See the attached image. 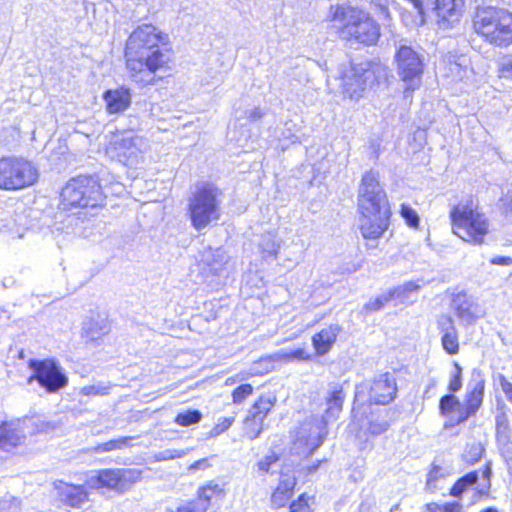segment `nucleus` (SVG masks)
Returning a JSON list of instances; mask_svg holds the SVG:
<instances>
[{"label": "nucleus", "instance_id": "nucleus-1", "mask_svg": "<svg viewBox=\"0 0 512 512\" xmlns=\"http://www.w3.org/2000/svg\"><path fill=\"white\" fill-rule=\"evenodd\" d=\"M123 56L131 80L146 87L157 83L158 73L171 70L174 49L165 30L153 23H141L128 35Z\"/></svg>", "mask_w": 512, "mask_h": 512}, {"label": "nucleus", "instance_id": "nucleus-2", "mask_svg": "<svg viewBox=\"0 0 512 512\" xmlns=\"http://www.w3.org/2000/svg\"><path fill=\"white\" fill-rule=\"evenodd\" d=\"M358 229L366 241L384 236L391 225L392 208L380 174L374 169L365 171L357 194Z\"/></svg>", "mask_w": 512, "mask_h": 512}, {"label": "nucleus", "instance_id": "nucleus-3", "mask_svg": "<svg viewBox=\"0 0 512 512\" xmlns=\"http://www.w3.org/2000/svg\"><path fill=\"white\" fill-rule=\"evenodd\" d=\"M325 21L336 37L347 44L371 47L378 44L381 25L365 8L350 3L329 6Z\"/></svg>", "mask_w": 512, "mask_h": 512}, {"label": "nucleus", "instance_id": "nucleus-4", "mask_svg": "<svg viewBox=\"0 0 512 512\" xmlns=\"http://www.w3.org/2000/svg\"><path fill=\"white\" fill-rule=\"evenodd\" d=\"M449 220L452 233L472 245H483L491 231L489 217L472 195L451 206Z\"/></svg>", "mask_w": 512, "mask_h": 512}, {"label": "nucleus", "instance_id": "nucleus-5", "mask_svg": "<svg viewBox=\"0 0 512 512\" xmlns=\"http://www.w3.org/2000/svg\"><path fill=\"white\" fill-rule=\"evenodd\" d=\"M471 30L484 43L507 49L512 46V11L498 5H478L471 15Z\"/></svg>", "mask_w": 512, "mask_h": 512}, {"label": "nucleus", "instance_id": "nucleus-6", "mask_svg": "<svg viewBox=\"0 0 512 512\" xmlns=\"http://www.w3.org/2000/svg\"><path fill=\"white\" fill-rule=\"evenodd\" d=\"M106 198L99 176L80 174L69 179L62 187L59 208L66 212L103 208Z\"/></svg>", "mask_w": 512, "mask_h": 512}, {"label": "nucleus", "instance_id": "nucleus-7", "mask_svg": "<svg viewBox=\"0 0 512 512\" xmlns=\"http://www.w3.org/2000/svg\"><path fill=\"white\" fill-rule=\"evenodd\" d=\"M222 197V189L213 182H202L196 186L187 206L189 219L196 230L220 219Z\"/></svg>", "mask_w": 512, "mask_h": 512}, {"label": "nucleus", "instance_id": "nucleus-8", "mask_svg": "<svg viewBox=\"0 0 512 512\" xmlns=\"http://www.w3.org/2000/svg\"><path fill=\"white\" fill-rule=\"evenodd\" d=\"M38 179V167L29 158L21 155L0 156V190H24L35 185Z\"/></svg>", "mask_w": 512, "mask_h": 512}, {"label": "nucleus", "instance_id": "nucleus-9", "mask_svg": "<svg viewBox=\"0 0 512 512\" xmlns=\"http://www.w3.org/2000/svg\"><path fill=\"white\" fill-rule=\"evenodd\" d=\"M395 63L398 76L405 84L404 97H411L419 89L425 70L422 55L409 45H401L395 53Z\"/></svg>", "mask_w": 512, "mask_h": 512}, {"label": "nucleus", "instance_id": "nucleus-10", "mask_svg": "<svg viewBox=\"0 0 512 512\" xmlns=\"http://www.w3.org/2000/svg\"><path fill=\"white\" fill-rule=\"evenodd\" d=\"M142 471L135 468H104L90 477L87 485L91 490H107L123 493L140 481Z\"/></svg>", "mask_w": 512, "mask_h": 512}, {"label": "nucleus", "instance_id": "nucleus-11", "mask_svg": "<svg viewBox=\"0 0 512 512\" xmlns=\"http://www.w3.org/2000/svg\"><path fill=\"white\" fill-rule=\"evenodd\" d=\"M327 435V421L323 417H312L300 423L292 446L297 453L310 456L323 444Z\"/></svg>", "mask_w": 512, "mask_h": 512}, {"label": "nucleus", "instance_id": "nucleus-12", "mask_svg": "<svg viewBox=\"0 0 512 512\" xmlns=\"http://www.w3.org/2000/svg\"><path fill=\"white\" fill-rule=\"evenodd\" d=\"M28 367L33 370V374L28 377L27 383L36 381L47 393H56L68 384L67 376L52 358L30 359Z\"/></svg>", "mask_w": 512, "mask_h": 512}, {"label": "nucleus", "instance_id": "nucleus-13", "mask_svg": "<svg viewBox=\"0 0 512 512\" xmlns=\"http://www.w3.org/2000/svg\"><path fill=\"white\" fill-rule=\"evenodd\" d=\"M137 135L131 130H116L111 133L109 141L105 144V154L123 164H127L138 151Z\"/></svg>", "mask_w": 512, "mask_h": 512}, {"label": "nucleus", "instance_id": "nucleus-14", "mask_svg": "<svg viewBox=\"0 0 512 512\" xmlns=\"http://www.w3.org/2000/svg\"><path fill=\"white\" fill-rule=\"evenodd\" d=\"M397 392L396 378L389 372L382 373L371 382L367 405H388L395 400Z\"/></svg>", "mask_w": 512, "mask_h": 512}, {"label": "nucleus", "instance_id": "nucleus-15", "mask_svg": "<svg viewBox=\"0 0 512 512\" xmlns=\"http://www.w3.org/2000/svg\"><path fill=\"white\" fill-rule=\"evenodd\" d=\"M484 392L485 382L480 380L467 391L462 404L463 408L460 409L455 419H450L444 423V429H451L475 416L483 404Z\"/></svg>", "mask_w": 512, "mask_h": 512}, {"label": "nucleus", "instance_id": "nucleus-16", "mask_svg": "<svg viewBox=\"0 0 512 512\" xmlns=\"http://www.w3.org/2000/svg\"><path fill=\"white\" fill-rule=\"evenodd\" d=\"M207 512H219L227 497L225 483L209 480L200 485L195 493Z\"/></svg>", "mask_w": 512, "mask_h": 512}, {"label": "nucleus", "instance_id": "nucleus-17", "mask_svg": "<svg viewBox=\"0 0 512 512\" xmlns=\"http://www.w3.org/2000/svg\"><path fill=\"white\" fill-rule=\"evenodd\" d=\"M343 329L338 323H330L315 332L311 337L315 357H323L329 354L336 345Z\"/></svg>", "mask_w": 512, "mask_h": 512}, {"label": "nucleus", "instance_id": "nucleus-18", "mask_svg": "<svg viewBox=\"0 0 512 512\" xmlns=\"http://www.w3.org/2000/svg\"><path fill=\"white\" fill-rule=\"evenodd\" d=\"M102 98L108 115H120L132 105V91L124 85L106 89Z\"/></svg>", "mask_w": 512, "mask_h": 512}, {"label": "nucleus", "instance_id": "nucleus-19", "mask_svg": "<svg viewBox=\"0 0 512 512\" xmlns=\"http://www.w3.org/2000/svg\"><path fill=\"white\" fill-rule=\"evenodd\" d=\"M429 4L440 27L451 28L461 16V0H429Z\"/></svg>", "mask_w": 512, "mask_h": 512}, {"label": "nucleus", "instance_id": "nucleus-20", "mask_svg": "<svg viewBox=\"0 0 512 512\" xmlns=\"http://www.w3.org/2000/svg\"><path fill=\"white\" fill-rule=\"evenodd\" d=\"M437 328L441 333V345L448 355H456L460 351L459 333L452 316L442 314L437 318Z\"/></svg>", "mask_w": 512, "mask_h": 512}, {"label": "nucleus", "instance_id": "nucleus-21", "mask_svg": "<svg viewBox=\"0 0 512 512\" xmlns=\"http://www.w3.org/2000/svg\"><path fill=\"white\" fill-rule=\"evenodd\" d=\"M296 486L297 479L294 475L282 473L270 495L271 507L274 509L286 507L292 500Z\"/></svg>", "mask_w": 512, "mask_h": 512}, {"label": "nucleus", "instance_id": "nucleus-22", "mask_svg": "<svg viewBox=\"0 0 512 512\" xmlns=\"http://www.w3.org/2000/svg\"><path fill=\"white\" fill-rule=\"evenodd\" d=\"M199 274L202 278L208 279L217 277L225 268V261L221 255L210 253V255L199 261Z\"/></svg>", "mask_w": 512, "mask_h": 512}, {"label": "nucleus", "instance_id": "nucleus-23", "mask_svg": "<svg viewBox=\"0 0 512 512\" xmlns=\"http://www.w3.org/2000/svg\"><path fill=\"white\" fill-rule=\"evenodd\" d=\"M88 492L82 485H67V489L62 493V502L70 508H80L88 501Z\"/></svg>", "mask_w": 512, "mask_h": 512}, {"label": "nucleus", "instance_id": "nucleus-24", "mask_svg": "<svg viewBox=\"0 0 512 512\" xmlns=\"http://www.w3.org/2000/svg\"><path fill=\"white\" fill-rule=\"evenodd\" d=\"M348 78L350 82H345L344 93L348 98L358 100L363 96L366 89L365 71L354 72Z\"/></svg>", "mask_w": 512, "mask_h": 512}, {"label": "nucleus", "instance_id": "nucleus-25", "mask_svg": "<svg viewBox=\"0 0 512 512\" xmlns=\"http://www.w3.org/2000/svg\"><path fill=\"white\" fill-rule=\"evenodd\" d=\"M24 436L18 433L11 424L2 422L0 424V449L15 448L22 443Z\"/></svg>", "mask_w": 512, "mask_h": 512}, {"label": "nucleus", "instance_id": "nucleus-26", "mask_svg": "<svg viewBox=\"0 0 512 512\" xmlns=\"http://www.w3.org/2000/svg\"><path fill=\"white\" fill-rule=\"evenodd\" d=\"M293 362L290 351H279L274 354L261 356L258 358V363L264 364V368L255 374H268L275 369L276 363L287 364Z\"/></svg>", "mask_w": 512, "mask_h": 512}, {"label": "nucleus", "instance_id": "nucleus-27", "mask_svg": "<svg viewBox=\"0 0 512 512\" xmlns=\"http://www.w3.org/2000/svg\"><path fill=\"white\" fill-rule=\"evenodd\" d=\"M346 394L342 386L331 390L326 397V415L337 416L343 409Z\"/></svg>", "mask_w": 512, "mask_h": 512}, {"label": "nucleus", "instance_id": "nucleus-28", "mask_svg": "<svg viewBox=\"0 0 512 512\" xmlns=\"http://www.w3.org/2000/svg\"><path fill=\"white\" fill-rule=\"evenodd\" d=\"M478 471H470L465 475L458 478L449 490V495L455 498H460L467 492L473 485L477 483Z\"/></svg>", "mask_w": 512, "mask_h": 512}, {"label": "nucleus", "instance_id": "nucleus-29", "mask_svg": "<svg viewBox=\"0 0 512 512\" xmlns=\"http://www.w3.org/2000/svg\"><path fill=\"white\" fill-rule=\"evenodd\" d=\"M289 512H314L316 506L315 495L303 492L289 502Z\"/></svg>", "mask_w": 512, "mask_h": 512}, {"label": "nucleus", "instance_id": "nucleus-30", "mask_svg": "<svg viewBox=\"0 0 512 512\" xmlns=\"http://www.w3.org/2000/svg\"><path fill=\"white\" fill-rule=\"evenodd\" d=\"M275 405V400L267 395H260L252 404L249 414L265 421Z\"/></svg>", "mask_w": 512, "mask_h": 512}, {"label": "nucleus", "instance_id": "nucleus-31", "mask_svg": "<svg viewBox=\"0 0 512 512\" xmlns=\"http://www.w3.org/2000/svg\"><path fill=\"white\" fill-rule=\"evenodd\" d=\"M264 430V421L251 414H247L243 419V433L249 440L258 438Z\"/></svg>", "mask_w": 512, "mask_h": 512}, {"label": "nucleus", "instance_id": "nucleus-32", "mask_svg": "<svg viewBox=\"0 0 512 512\" xmlns=\"http://www.w3.org/2000/svg\"><path fill=\"white\" fill-rule=\"evenodd\" d=\"M132 437L123 436L115 439L108 440L103 443H99L92 448L94 453H107L117 450H122L130 446Z\"/></svg>", "mask_w": 512, "mask_h": 512}, {"label": "nucleus", "instance_id": "nucleus-33", "mask_svg": "<svg viewBox=\"0 0 512 512\" xmlns=\"http://www.w3.org/2000/svg\"><path fill=\"white\" fill-rule=\"evenodd\" d=\"M461 408H463L461 402L453 394H445L439 400V413L444 417L450 416L455 411L458 415Z\"/></svg>", "mask_w": 512, "mask_h": 512}, {"label": "nucleus", "instance_id": "nucleus-34", "mask_svg": "<svg viewBox=\"0 0 512 512\" xmlns=\"http://www.w3.org/2000/svg\"><path fill=\"white\" fill-rule=\"evenodd\" d=\"M411 3L416 11L415 16L407 15L405 21L412 26H422L427 21V10L424 0H407Z\"/></svg>", "mask_w": 512, "mask_h": 512}, {"label": "nucleus", "instance_id": "nucleus-35", "mask_svg": "<svg viewBox=\"0 0 512 512\" xmlns=\"http://www.w3.org/2000/svg\"><path fill=\"white\" fill-rule=\"evenodd\" d=\"M481 475L485 480V484L481 487H477L474 490V499L479 500L489 496L491 489V478H492V465L491 462H486L481 468Z\"/></svg>", "mask_w": 512, "mask_h": 512}, {"label": "nucleus", "instance_id": "nucleus-36", "mask_svg": "<svg viewBox=\"0 0 512 512\" xmlns=\"http://www.w3.org/2000/svg\"><path fill=\"white\" fill-rule=\"evenodd\" d=\"M203 418L202 413L196 409H187L176 414L174 423L181 427L198 424Z\"/></svg>", "mask_w": 512, "mask_h": 512}, {"label": "nucleus", "instance_id": "nucleus-37", "mask_svg": "<svg viewBox=\"0 0 512 512\" xmlns=\"http://www.w3.org/2000/svg\"><path fill=\"white\" fill-rule=\"evenodd\" d=\"M511 426L505 415L496 417L495 437L498 442L508 443L511 439Z\"/></svg>", "mask_w": 512, "mask_h": 512}, {"label": "nucleus", "instance_id": "nucleus-38", "mask_svg": "<svg viewBox=\"0 0 512 512\" xmlns=\"http://www.w3.org/2000/svg\"><path fill=\"white\" fill-rule=\"evenodd\" d=\"M425 512H464V507L459 501L429 502L424 507Z\"/></svg>", "mask_w": 512, "mask_h": 512}, {"label": "nucleus", "instance_id": "nucleus-39", "mask_svg": "<svg viewBox=\"0 0 512 512\" xmlns=\"http://www.w3.org/2000/svg\"><path fill=\"white\" fill-rule=\"evenodd\" d=\"M390 428V422L385 419H369L367 422V435L377 437L386 433Z\"/></svg>", "mask_w": 512, "mask_h": 512}, {"label": "nucleus", "instance_id": "nucleus-40", "mask_svg": "<svg viewBox=\"0 0 512 512\" xmlns=\"http://www.w3.org/2000/svg\"><path fill=\"white\" fill-rule=\"evenodd\" d=\"M254 392V388L250 383H242L234 388L231 392L233 404L240 405L246 401Z\"/></svg>", "mask_w": 512, "mask_h": 512}, {"label": "nucleus", "instance_id": "nucleus-41", "mask_svg": "<svg viewBox=\"0 0 512 512\" xmlns=\"http://www.w3.org/2000/svg\"><path fill=\"white\" fill-rule=\"evenodd\" d=\"M484 448L480 445H472L462 454V461L466 466L478 463L484 455Z\"/></svg>", "mask_w": 512, "mask_h": 512}, {"label": "nucleus", "instance_id": "nucleus-42", "mask_svg": "<svg viewBox=\"0 0 512 512\" xmlns=\"http://www.w3.org/2000/svg\"><path fill=\"white\" fill-rule=\"evenodd\" d=\"M399 213L405 220V223L412 228L417 229L420 225V218L417 212L408 204L403 203L400 205Z\"/></svg>", "mask_w": 512, "mask_h": 512}, {"label": "nucleus", "instance_id": "nucleus-43", "mask_svg": "<svg viewBox=\"0 0 512 512\" xmlns=\"http://www.w3.org/2000/svg\"><path fill=\"white\" fill-rule=\"evenodd\" d=\"M235 422V416L220 418L211 428L209 436L212 438L218 437L219 435L228 431Z\"/></svg>", "mask_w": 512, "mask_h": 512}, {"label": "nucleus", "instance_id": "nucleus-44", "mask_svg": "<svg viewBox=\"0 0 512 512\" xmlns=\"http://www.w3.org/2000/svg\"><path fill=\"white\" fill-rule=\"evenodd\" d=\"M453 366L454 373L448 382L447 388L448 391L450 392L449 394L454 395V393L460 391V389L462 388V368L457 362H455Z\"/></svg>", "mask_w": 512, "mask_h": 512}, {"label": "nucleus", "instance_id": "nucleus-45", "mask_svg": "<svg viewBox=\"0 0 512 512\" xmlns=\"http://www.w3.org/2000/svg\"><path fill=\"white\" fill-rule=\"evenodd\" d=\"M172 512H207L197 497L194 495L193 498L183 502Z\"/></svg>", "mask_w": 512, "mask_h": 512}, {"label": "nucleus", "instance_id": "nucleus-46", "mask_svg": "<svg viewBox=\"0 0 512 512\" xmlns=\"http://www.w3.org/2000/svg\"><path fill=\"white\" fill-rule=\"evenodd\" d=\"M280 459L279 455L275 452H271L270 454L263 457L257 464L259 471L262 473H268L272 465L278 462Z\"/></svg>", "mask_w": 512, "mask_h": 512}, {"label": "nucleus", "instance_id": "nucleus-47", "mask_svg": "<svg viewBox=\"0 0 512 512\" xmlns=\"http://www.w3.org/2000/svg\"><path fill=\"white\" fill-rule=\"evenodd\" d=\"M443 477L442 469L440 466L433 465L428 474L426 480V486L428 489L434 490L436 488L437 481Z\"/></svg>", "mask_w": 512, "mask_h": 512}, {"label": "nucleus", "instance_id": "nucleus-48", "mask_svg": "<svg viewBox=\"0 0 512 512\" xmlns=\"http://www.w3.org/2000/svg\"><path fill=\"white\" fill-rule=\"evenodd\" d=\"M293 361L309 362L315 356L306 347H299L290 351Z\"/></svg>", "mask_w": 512, "mask_h": 512}, {"label": "nucleus", "instance_id": "nucleus-49", "mask_svg": "<svg viewBox=\"0 0 512 512\" xmlns=\"http://www.w3.org/2000/svg\"><path fill=\"white\" fill-rule=\"evenodd\" d=\"M498 75L501 78L512 79V54L498 66Z\"/></svg>", "mask_w": 512, "mask_h": 512}, {"label": "nucleus", "instance_id": "nucleus-50", "mask_svg": "<svg viewBox=\"0 0 512 512\" xmlns=\"http://www.w3.org/2000/svg\"><path fill=\"white\" fill-rule=\"evenodd\" d=\"M498 381L507 400L512 403V383L504 375H499Z\"/></svg>", "mask_w": 512, "mask_h": 512}, {"label": "nucleus", "instance_id": "nucleus-51", "mask_svg": "<svg viewBox=\"0 0 512 512\" xmlns=\"http://www.w3.org/2000/svg\"><path fill=\"white\" fill-rule=\"evenodd\" d=\"M455 311L457 317L460 319L471 321L475 318L474 314L472 313L469 307H463L461 305H458Z\"/></svg>", "mask_w": 512, "mask_h": 512}, {"label": "nucleus", "instance_id": "nucleus-52", "mask_svg": "<svg viewBox=\"0 0 512 512\" xmlns=\"http://www.w3.org/2000/svg\"><path fill=\"white\" fill-rule=\"evenodd\" d=\"M320 463L321 461H316L310 465H307V466H304L300 469V474H302L303 476L307 477L313 473H315L319 466H320Z\"/></svg>", "mask_w": 512, "mask_h": 512}, {"label": "nucleus", "instance_id": "nucleus-53", "mask_svg": "<svg viewBox=\"0 0 512 512\" xmlns=\"http://www.w3.org/2000/svg\"><path fill=\"white\" fill-rule=\"evenodd\" d=\"M264 367H265L264 364L258 363V359L255 360L253 362V368L251 369V371L248 374L243 375L241 379H244L246 377L264 376L265 374H255L256 372L263 369Z\"/></svg>", "mask_w": 512, "mask_h": 512}, {"label": "nucleus", "instance_id": "nucleus-54", "mask_svg": "<svg viewBox=\"0 0 512 512\" xmlns=\"http://www.w3.org/2000/svg\"><path fill=\"white\" fill-rule=\"evenodd\" d=\"M491 264L512 265V258L509 256H497L491 259Z\"/></svg>", "mask_w": 512, "mask_h": 512}, {"label": "nucleus", "instance_id": "nucleus-55", "mask_svg": "<svg viewBox=\"0 0 512 512\" xmlns=\"http://www.w3.org/2000/svg\"><path fill=\"white\" fill-rule=\"evenodd\" d=\"M373 449V443L366 440H363L359 443V450L360 451H368Z\"/></svg>", "mask_w": 512, "mask_h": 512}, {"label": "nucleus", "instance_id": "nucleus-56", "mask_svg": "<svg viewBox=\"0 0 512 512\" xmlns=\"http://www.w3.org/2000/svg\"><path fill=\"white\" fill-rule=\"evenodd\" d=\"M207 466H208L207 459H200V460L195 461L190 466V468L191 469H197V468H202V467H207Z\"/></svg>", "mask_w": 512, "mask_h": 512}, {"label": "nucleus", "instance_id": "nucleus-57", "mask_svg": "<svg viewBox=\"0 0 512 512\" xmlns=\"http://www.w3.org/2000/svg\"><path fill=\"white\" fill-rule=\"evenodd\" d=\"M14 505V500H3L0 501V512H4L5 509H9Z\"/></svg>", "mask_w": 512, "mask_h": 512}, {"label": "nucleus", "instance_id": "nucleus-58", "mask_svg": "<svg viewBox=\"0 0 512 512\" xmlns=\"http://www.w3.org/2000/svg\"><path fill=\"white\" fill-rule=\"evenodd\" d=\"M419 289V285L414 282H408L404 285V290L408 292L416 291Z\"/></svg>", "mask_w": 512, "mask_h": 512}, {"label": "nucleus", "instance_id": "nucleus-59", "mask_svg": "<svg viewBox=\"0 0 512 512\" xmlns=\"http://www.w3.org/2000/svg\"><path fill=\"white\" fill-rule=\"evenodd\" d=\"M373 310L380 309L383 306V301L381 299H377L373 304Z\"/></svg>", "mask_w": 512, "mask_h": 512}, {"label": "nucleus", "instance_id": "nucleus-60", "mask_svg": "<svg viewBox=\"0 0 512 512\" xmlns=\"http://www.w3.org/2000/svg\"><path fill=\"white\" fill-rule=\"evenodd\" d=\"M479 512H499V510L496 507L489 506L480 510Z\"/></svg>", "mask_w": 512, "mask_h": 512}, {"label": "nucleus", "instance_id": "nucleus-61", "mask_svg": "<svg viewBox=\"0 0 512 512\" xmlns=\"http://www.w3.org/2000/svg\"><path fill=\"white\" fill-rule=\"evenodd\" d=\"M383 11H384V13H385L386 17H389V10H388V8H387V7H384V8H383Z\"/></svg>", "mask_w": 512, "mask_h": 512}, {"label": "nucleus", "instance_id": "nucleus-62", "mask_svg": "<svg viewBox=\"0 0 512 512\" xmlns=\"http://www.w3.org/2000/svg\"><path fill=\"white\" fill-rule=\"evenodd\" d=\"M234 382H235V380L233 378H228L226 381L227 384H229V383L232 384Z\"/></svg>", "mask_w": 512, "mask_h": 512}, {"label": "nucleus", "instance_id": "nucleus-63", "mask_svg": "<svg viewBox=\"0 0 512 512\" xmlns=\"http://www.w3.org/2000/svg\"><path fill=\"white\" fill-rule=\"evenodd\" d=\"M361 418H367V412L366 411H363L361 412Z\"/></svg>", "mask_w": 512, "mask_h": 512}]
</instances>
